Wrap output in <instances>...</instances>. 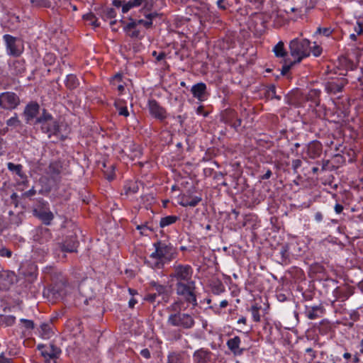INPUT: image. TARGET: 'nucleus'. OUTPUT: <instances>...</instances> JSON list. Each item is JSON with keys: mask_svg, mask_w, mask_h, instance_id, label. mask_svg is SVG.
Wrapping results in <instances>:
<instances>
[{"mask_svg": "<svg viewBox=\"0 0 363 363\" xmlns=\"http://www.w3.org/2000/svg\"><path fill=\"white\" fill-rule=\"evenodd\" d=\"M194 270L189 264H174L169 274L175 282L177 295L185 303L196 307L198 305L196 282L193 279Z\"/></svg>", "mask_w": 363, "mask_h": 363, "instance_id": "1", "label": "nucleus"}, {"mask_svg": "<svg viewBox=\"0 0 363 363\" xmlns=\"http://www.w3.org/2000/svg\"><path fill=\"white\" fill-rule=\"evenodd\" d=\"M155 251L152 252L145 262L153 269H162L165 263L174 259L177 256V249L171 244L157 241L153 244Z\"/></svg>", "mask_w": 363, "mask_h": 363, "instance_id": "2", "label": "nucleus"}, {"mask_svg": "<svg viewBox=\"0 0 363 363\" xmlns=\"http://www.w3.org/2000/svg\"><path fill=\"white\" fill-rule=\"evenodd\" d=\"M35 125H39L41 131L48 135V138L57 135L60 132L58 122L45 108L43 109L41 115L36 118Z\"/></svg>", "mask_w": 363, "mask_h": 363, "instance_id": "3", "label": "nucleus"}, {"mask_svg": "<svg viewBox=\"0 0 363 363\" xmlns=\"http://www.w3.org/2000/svg\"><path fill=\"white\" fill-rule=\"evenodd\" d=\"M310 44V41L307 39L295 38L290 42V53L294 59V62H300L303 58L309 56Z\"/></svg>", "mask_w": 363, "mask_h": 363, "instance_id": "4", "label": "nucleus"}, {"mask_svg": "<svg viewBox=\"0 0 363 363\" xmlns=\"http://www.w3.org/2000/svg\"><path fill=\"white\" fill-rule=\"evenodd\" d=\"M167 323L174 327L182 328L183 329H190L194 327L195 321L191 315L177 312L169 315Z\"/></svg>", "mask_w": 363, "mask_h": 363, "instance_id": "5", "label": "nucleus"}, {"mask_svg": "<svg viewBox=\"0 0 363 363\" xmlns=\"http://www.w3.org/2000/svg\"><path fill=\"white\" fill-rule=\"evenodd\" d=\"M21 103L19 96L14 92L6 91L0 94V107L5 110H13Z\"/></svg>", "mask_w": 363, "mask_h": 363, "instance_id": "6", "label": "nucleus"}, {"mask_svg": "<svg viewBox=\"0 0 363 363\" xmlns=\"http://www.w3.org/2000/svg\"><path fill=\"white\" fill-rule=\"evenodd\" d=\"M38 349L44 357L45 363H50V360H52L54 363H57L56 360L61 353V350L58 347L50 343L49 345H39Z\"/></svg>", "mask_w": 363, "mask_h": 363, "instance_id": "7", "label": "nucleus"}, {"mask_svg": "<svg viewBox=\"0 0 363 363\" xmlns=\"http://www.w3.org/2000/svg\"><path fill=\"white\" fill-rule=\"evenodd\" d=\"M220 120L223 123L230 125L234 128H238L242 124V119L238 117L237 113L233 109H225L222 112Z\"/></svg>", "mask_w": 363, "mask_h": 363, "instance_id": "8", "label": "nucleus"}, {"mask_svg": "<svg viewBox=\"0 0 363 363\" xmlns=\"http://www.w3.org/2000/svg\"><path fill=\"white\" fill-rule=\"evenodd\" d=\"M148 106L150 114L155 118L163 121L167 118L166 109L161 106L156 100H150Z\"/></svg>", "mask_w": 363, "mask_h": 363, "instance_id": "9", "label": "nucleus"}, {"mask_svg": "<svg viewBox=\"0 0 363 363\" xmlns=\"http://www.w3.org/2000/svg\"><path fill=\"white\" fill-rule=\"evenodd\" d=\"M213 353L206 348L201 347L193 353L194 363H209L212 359Z\"/></svg>", "mask_w": 363, "mask_h": 363, "instance_id": "10", "label": "nucleus"}, {"mask_svg": "<svg viewBox=\"0 0 363 363\" xmlns=\"http://www.w3.org/2000/svg\"><path fill=\"white\" fill-rule=\"evenodd\" d=\"M40 111V106L35 101L28 103L23 111V116L26 118V122L29 123L32 120L36 118Z\"/></svg>", "mask_w": 363, "mask_h": 363, "instance_id": "11", "label": "nucleus"}, {"mask_svg": "<svg viewBox=\"0 0 363 363\" xmlns=\"http://www.w3.org/2000/svg\"><path fill=\"white\" fill-rule=\"evenodd\" d=\"M15 274L7 270L0 271V290H8L13 284Z\"/></svg>", "mask_w": 363, "mask_h": 363, "instance_id": "12", "label": "nucleus"}, {"mask_svg": "<svg viewBox=\"0 0 363 363\" xmlns=\"http://www.w3.org/2000/svg\"><path fill=\"white\" fill-rule=\"evenodd\" d=\"M347 83L345 78L337 79L331 82H328L325 84V89L328 93L337 94L342 91L343 87Z\"/></svg>", "mask_w": 363, "mask_h": 363, "instance_id": "13", "label": "nucleus"}, {"mask_svg": "<svg viewBox=\"0 0 363 363\" xmlns=\"http://www.w3.org/2000/svg\"><path fill=\"white\" fill-rule=\"evenodd\" d=\"M33 214L39 219H40L45 225H50L54 218L53 213L48 208H45L43 207L35 208L33 210Z\"/></svg>", "mask_w": 363, "mask_h": 363, "instance_id": "14", "label": "nucleus"}, {"mask_svg": "<svg viewBox=\"0 0 363 363\" xmlns=\"http://www.w3.org/2000/svg\"><path fill=\"white\" fill-rule=\"evenodd\" d=\"M3 38L6 43V48L9 54L13 56H19L21 51L18 48L16 44L17 38L9 34L4 35Z\"/></svg>", "mask_w": 363, "mask_h": 363, "instance_id": "15", "label": "nucleus"}, {"mask_svg": "<svg viewBox=\"0 0 363 363\" xmlns=\"http://www.w3.org/2000/svg\"><path fill=\"white\" fill-rule=\"evenodd\" d=\"M129 22L125 23L124 21H121L122 23L125 24L123 30L127 35L131 38H141L140 30L137 28V26L134 22V19L130 18Z\"/></svg>", "mask_w": 363, "mask_h": 363, "instance_id": "16", "label": "nucleus"}, {"mask_svg": "<svg viewBox=\"0 0 363 363\" xmlns=\"http://www.w3.org/2000/svg\"><path fill=\"white\" fill-rule=\"evenodd\" d=\"M152 287L155 291V294H157L158 297H161L162 301L167 303L169 300L170 292L166 286L159 284L155 281L150 283Z\"/></svg>", "mask_w": 363, "mask_h": 363, "instance_id": "17", "label": "nucleus"}, {"mask_svg": "<svg viewBox=\"0 0 363 363\" xmlns=\"http://www.w3.org/2000/svg\"><path fill=\"white\" fill-rule=\"evenodd\" d=\"M78 242L76 238L71 237L66 239L63 242L59 244L60 250L63 252H77L78 247Z\"/></svg>", "mask_w": 363, "mask_h": 363, "instance_id": "18", "label": "nucleus"}, {"mask_svg": "<svg viewBox=\"0 0 363 363\" xmlns=\"http://www.w3.org/2000/svg\"><path fill=\"white\" fill-rule=\"evenodd\" d=\"M240 343L241 340L240 337L235 336L234 337L229 339L227 341L226 345L228 348L233 353V354L238 356L241 355L244 352V349L240 348Z\"/></svg>", "mask_w": 363, "mask_h": 363, "instance_id": "19", "label": "nucleus"}, {"mask_svg": "<svg viewBox=\"0 0 363 363\" xmlns=\"http://www.w3.org/2000/svg\"><path fill=\"white\" fill-rule=\"evenodd\" d=\"M322 145L318 141H313L308 145L307 155L311 159H315L320 155Z\"/></svg>", "mask_w": 363, "mask_h": 363, "instance_id": "20", "label": "nucleus"}, {"mask_svg": "<svg viewBox=\"0 0 363 363\" xmlns=\"http://www.w3.org/2000/svg\"><path fill=\"white\" fill-rule=\"evenodd\" d=\"M26 70L24 62L21 60H15L9 67V73L16 78L22 74Z\"/></svg>", "mask_w": 363, "mask_h": 363, "instance_id": "21", "label": "nucleus"}, {"mask_svg": "<svg viewBox=\"0 0 363 363\" xmlns=\"http://www.w3.org/2000/svg\"><path fill=\"white\" fill-rule=\"evenodd\" d=\"M193 96L197 99L202 101L204 99L206 91V85L203 82L194 84L191 89Z\"/></svg>", "mask_w": 363, "mask_h": 363, "instance_id": "22", "label": "nucleus"}, {"mask_svg": "<svg viewBox=\"0 0 363 363\" xmlns=\"http://www.w3.org/2000/svg\"><path fill=\"white\" fill-rule=\"evenodd\" d=\"M184 352H170L167 355V363H184L185 362Z\"/></svg>", "mask_w": 363, "mask_h": 363, "instance_id": "23", "label": "nucleus"}, {"mask_svg": "<svg viewBox=\"0 0 363 363\" xmlns=\"http://www.w3.org/2000/svg\"><path fill=\"white\" fill-rule=\"evenodd\" d=\"M123 76L121 74H115L110 80L111 85L113 89H116L119 94H122L125 89L124 83L122 82Z\"/></svg>", "mask_w": 363, "mask_h": 363, "instance_id": "24", "label": "nucleus"}, {"mask_svg": "<svg viewBox=\"0 0 363 363\" xmlns=\"http://www.w3.org/2000/svg\"><path fill=\"white\" fill-rule=\"evenodd\" d=\"M158 16L157 13H150L145 15L146 20L140 19V20H134L135 25H143L145 28L149 29L152 26V19L156 18Z\"/></svg>", "mask_w": 363, "mask_h": 363, "instance_id": "25", "label": "nucleus"}, {"mask_svg": "<svg viewBox=\"0 0 363 363\" xmlns=\"http://www.w3.org/2000/svg\"><path fill=\"white\" fill-rule=\"evenodd\" d=\"M323 314L324 312V308L321 305L315 306L307 308L306 311V316L310 320H314L320 317V315L318 313Z\"/></svg>", "mask_w": 363, "mask_h": 363, "instance_id": "26", "label": "nucleus"}, {"mask_svg": "<svg viewBox=\"0 0 363 363\" xmlns=\"http://www.w3.org/2000/svg\"><path fill=\"white\" fill-rule=\"evenodd\" d=\"M62 169V165L60 161L51 162L48 166V174L52 176H57L61 173Z\"/></svg>", "mask_w": 363, "mask_h": 363, "instance_id": "27", "label": "nucleus"}, {"mask_svg": "<svg viewBox=\"0 0 363 363\" xmlns=\"http://www.w3.org/2000/svg\"><path fill=\"white\" fill-rule=\"evenodd\" d=\"M201 201V198L199 196H195L192 199H188L186 197H183L179 204L184 207H195L198 205V203Z\"/></svg>", "mask_w": 363, "mask_h": 363, "instance_id": "28", "label": "nucleus"}, {"mask_svg": "<svg viewBox=\"0 0 363 363\" xmlns=\"http://www.w3.org/2000/svg\"><path fill=\"white\" fill-rule=\"evenodd\" d=\"M17 83H18V80L15 77L11 76L10 73L1 78V84L4 89L9 88Z\"/></svg>", "mask_w": 363, "mask_h": 363, "instance_id": "29", "label": "nucleus"}, {"mask_svg": "<svg viewBox=\"0 0 363 363\" xmlns=\"http://www.w3.org/2000/svg\"><path fill=\"white\" fill-rule=\"evenodd\" d=\"M143 1L144 0H130L126 3H124L122 6V12L125 13L133 8L142 6Z\"/></svg>", "mask_w": 363, "mask_h": 363, "instance_id": "30", "label": "nucleus"}, {"mask_svg": "<svg viewBox=\"0 0 363 363\" xmlns=\"http://www.w3.org/2000/svg\"><path fill=\"white\" fill-rule=\"evenodd\" d=\"M179 218L176 216H167L164 218H162L160 222V226L161 228H164L169 225H172L176 223L178 220Z\"/></svg>", "mask_w": 363, "mask_h": 363, "instance_id": "31", "label": "nucleus"}, {"mask_svg": "<svg viewBox=\"0 0 363 363\" xmlns=\"http://www.w3.org/2000/svg\"><path fill=\"white\" fill-rule=\"evenodd\" d=\"M83 19L88 22L89 25L92 26L94 28L99 27L100 23L98 22L97 18L92 13H88L83 16Z\"/></svg>", "mask_w": 363, "mask_h": 363, "instance_id": "32", "label": "nucleus"}, {"mask_svg": "<svg viewBox=\"0 0 363 363\" xmlns=\"http://www.w3.org/2000/svg\"><path fill=\"white\" fill-rule=\"evenodd\" d=\"M7 167L9 171L15 172L18 176H19L21 178L24 177V174L22 171L23 167L21 164H15L12 162H9L7 164Z\"/></svg>", "mask_w": 363, "mask_h": 363, "instance_id": "33", "label": "nucleus"}, {"mask_svg": "<svg viewBox=\"0 0 363 363\" xmlns=\"http://www.w3.org/2000/svg\"><path fill=\"white\" fill-rule=\"evenodd\" d=\"M65 84L69 89H74L79 85V82L75 75L69 74L67 77Z\"/></svg>", "mask_w": 363, "mask_h": 363, "instance_id": "34", "label": "nucleus"}, {"mask_svg": "<svg viewBox=\"0 0 363 363\" xmlns=\"http://www.w3.org/2000/svg\"><path fill=\"white\" fill-rule=\"evenodd\" d=\"M275 55L277 57H283L286 55V52L284 50V45L282 41H279L273 49Z\"/></svg>", "mask_w": 363, "mask_h": 363, "instance_id": "35", "label": "nucleus"}, {"mask_svg": "<svg viewBox=\"0 0 363 363\" xmlns=\"http://www.w3.org/2000/svg\"><path fill=\"white\" fill-rule=\"evenodd\" d=\"M334 296L335 297V300L342 299V301H344L348 298L350 294L347 291H343L340 287H337L334 290Z\"/></svg>", "mask_w": 363, "mask_h": 363, "instance_id": "36", "label": "nucleus"}, {"mask_svg": "<svg viewBox=\"0 0 363 363\" xmlns=\"http://www.w3.org/2000/svg\"><path fill=\"white\" fill-rule=\"evenodd\" d=\"M261 308V306H259L258 304H255L251 306L250 311L252 313V318L255 322H259L260 321V315H259V310Z\"/></svg>", "mask_w": 363, "mask_h": 363, "instance_id": "37", "label": "nucleus"}, {"mask_svg": "<svg viewBox=\"0 0 363 363\" xmlns=\"http://www.w3.org/2000/svg\"><path fill=\"white\" fill-rule=\"evenodd\" d=\"M52 333L50 325L48 323H43L40 325V334L43 338H50Z\"/></svg>", "mask_w": 363, "mask_h": 363, "instance_id": "38", "label": "nucleus"}, {"mask_svg": "<svg viewBox=\"0 0 363 363\" xmlns=\"http://www.w3.org/2000/svg\"><path fill=\"white\" fill-rule=\"evenodd\" d=\"M33 6L50 8L51 6L50 0H30Z\"/></svg>", "mask_w": 363, "mask_h": 363, "instance_id": "39", "label": "nucleus"}, {"mask_svg": "<svg viewBox=\"0 0 363 363\" xmlns=\"http://www.w3.org/2000/svg\"><path fill=\"white\" fill-rule=\"evenodd\" d=\"M121 101L115 102V106L117 108L119 115L123 116L125 117L128 116L129 112L128 111L127 107L125 106H121Z\"/></svg>", "mask_w": 363, "mask_h": 363, "instance_id": "40", "label": "nucleus"}, {"mask_svg": "<svg viewBox=\"0 0 363 363\" xmlns=\"http://www.w3.org/2000/svg\"><path fill=\"white\" fill-rule=\"evenodd\" d=\"M3 325L5 327L11 326L14 324L16 318L13 315H1Z\"/></svg>", "mask_w": 363, "mask_h": 363, "instance_id": "41", "label": "nucleus"}, {"mask_svg": "<svg viewBox=\"0 0 363 363\" xmlns=\"http://www.w3.org/2000/svg\"><path fill=\"white\" fill-rule=\"evenodd\" d=\"M333 30L331 27L320 28L318 27L315 32V34H321L325 37H329L333 33Z\"/></svg>", "mask_w": 363, "mask_h": 363, "instance_id": "42", "label": "nucleus"}, {"mask_svg": "<svg viewBox=\"0 0 363 363\" xmlns=\"http://www.w3.org/2000/svg\"><path fill=\"white\" fill-rule=\"evenodd\" d=\"M6 124L10 127H18L21 125V121L18 120L17 114L15 113L14 116L11 117L6 121Z\"/></svg>", "mask_w": 363, "mask_h": 363, "instance_id": "43", "label": "nucleus"}, {"mask_svg": "<svg viewBox=\"0 0 363 363\" xmlns=\"http://www.w3.org/2000/svg\"><path fill=\"white\" fill-rule=\"evenodd\" d=\"M20 321L23 324V326L27 330H31L34 328L35 325L33 320L22 318Z\"/></svg>", "mask_w": 363, "mask_h": 363, "instance_id": "44", "label": "nucleus"}, {"mask_svg": "<svg viewBox=\"0 0 363 363\" xmlns=\"http://www.w3.org/2000/svg\"><path fill=\"white\" fill-rule=\"evenodd\" d=\"M180 301H175L167 309L168 311H174V313L180 312Z\"/></svg>", "mask_w": 363, "mask_h": 363, "instance_id": "45", "label": "nucleus"}, {"mask_svg": "<svg viewBox=\"0 0 363 363\" xmlns=\"http://www.w3.org/2000/svg\"><path fill=\"white\" fill-rule=\"evenodd\" d=\"M12 255V252L6 247H1L0 249V257H6L10 258Z\"/></svg>", "mask_w": 363, "mask_h": 363, "instance_id": "46", "label": "nucleus"}, {"mask_svg": "<svg viewBox=\"0 0 363 363\" xmlns=\"http://www.w3.org/2000/svg\"><path fill=\"white\" fill-rule=\"evenodd\" d=\"M152 56H154L155 57V60L157 62H160V61L163 60L165 58L166 54L164 52H160L157 53L156 51H153Z\"/></svg>", "mask_w": 363, "mask_h": 363, "instance_id": "47", "label": "nucleus"}, {"mask_svg": "<svg viewBox=\"0 0 363 363\" xmlns=\"http://www.w3.org/2000/svg\"><path fill=\"white\" fill-rule=\"evenodd\" d=\"M157 297V294L152 293L147 294L144 299L150 303H154L156 301Z\"/></svg>", "mask_w": 363, "mask_h": 363, "instance_id": "48", "label": "nucleus"}, {"mask_svg": "<svg viewBox=\"0 0 363 363\" xmlns=\"http://www.w3.org/2000/svg\"><path fill=\"white\" fill-rule=\"evenodd\" d=\"M302 162L299 159L294 160L292 161L291 165L294 171L296 172L297 169L301 166Z\"/></svg>", "mask_w": 363, "mask_h": 363, "instance_id": "49", "label": "nucleus"}, {"mask_svg": "<svg viewBox=\"0 0 363 363\" xmlns=\"http://www.w3.org/2000/svg\"><path fill=\"white\" fill-rule=\"evenodd\" d=\"M296 62H290L289 65H285L282 67L281 68V74L282 75H285L286 74V73L289 71V69H291V66L295 64Z\"/></svg>", "mask_w": 363, "mask_h": 363, "instance_id": "50", "label": "nucleus"}, {"mask_svg": "<svg viewBox=\"0 0 363 363\" xmlns=\"http://www.w3.org/2000/svg\"><path fill=\"white\" fill-rule=\"evenodd\" d=\"M106 16L108 18H114L116 16V11L112 9H108L106 11Z\"/></svg>", "mask_w": 363, "mask_h": 363, "instance_id": "51", "label": "nucleus"}, {"mask_svg": "<svg viewBox=\"0 0 363 363\" xmlns=\"http://www.w3.org/2000/svg\"><path fill=\"white\" fill-rule=\"evenodd\" d=\"M354 30L358 35H363V24L361 22L357 21Z\"/></svg>", "mask_w": 363, "mask_h": 363, "instance_id": "52", "label": "nucleus"}, {"mask_svg": "<svg viewBox=\"0 0 363 363\" xmlns=\"http://www.w3.org/2000/svg\"><path fill=\"white\" fill-rule=\"evenodd\" d=\"M142 5L145 9H151L153 7L154 2L152 0H144Z\"/></svg>", "mask_w": 363, "mask_h": 363, "instance_id": "53", "label": "nucleus"}, {"mask_svg": "<svg viewBox=\"0 0 363 363\" xmlns=\"http://www.w3.org/2000/svg\"><path fill=\"white\" fill-rule=\"evenodd\" d=\"M136 228L140 231V234L141 235H147V234L145 233V230H152L150 228H148L146 224H145V225H139L137 226Z\"/></svg>", "mask_w": 363, "mask_h": 363, "instance_id": "54", "label": "nucleus"}, {"mask_svg": "<svg viewBox=\"0 0 363 363\" xmlns=\"http://www.w3.org/2000/svg\"><path fill=\"white\" fill-rule=\"evenodd\" d=\"M312 52L314 56L318 57L321 55L322 52V48L318 45H315L312 48Z\"/></svg>", "mask_w": 363, "mask_h": 363, "instance_id": "55", "label": "nucleus"}, {"mask_svg": "<svg viewBox=\"0 0 363 363\" xmlns=\"http://www.w3.org/2000/svg\"><path fill=\"white\" fill-rule=\"evenodd\" d=\"M289 247L288 246L285 245L281 247V255L284 259H286L289 257L288 254Z\"/></svg>", "mask_w": 363, "mask_h": 363, "instance_id": "56", "label": "nucleus"}, {"mask_svg": "<svg viewBox=\"0 0 363 363\" xmlns=\"http://www.w3.org/2000/svg\"><path fill=\"white\" fill-rule=\"evenodd\" d=\"M140 354L145 359H150L151 357L150 352L147 348L142 350Z\"/></svg>", "mask_w": 363, "mask_h": 363, "instance_id": "57", "label": "nucleus"}, {"mask_svg": "<svg viewBox=\"0 0 363 363\" xmlns=\"http://www.w3.org/2000/svg\"><path fill=\"white\" fill-rule=\"evenodd\" d=\"M334 208L336 213L340 214L342 212L344 207L342 204L336 203Z\"/></svg>", "mask_w": 363, "mask_h": 363, "instance_id": "58", "label": "nucleus"}, {"mask_svg": "<svg viewBox=\"0 0 363 363\" xmlns=\"http://www.w3.org/2000/svg\"><path fill=\"white\" fill-rule=\"evenodd\" d=\"M272 174V171L270 169H267L266 173L261 177V179H262V180L268 179L271 177Z\"/></svg>", "mask_w": 363, "mask_h": 363, "instance_id": "59", "label": "nucleus"}, {"mask_svg": "<svg viewBox=\"0 0 363 363\" xmlns=\"http://www.w3.org/2000/svg\"><path fill=\"white\" fill-rule=\"evenodd\" d=\"M306 352L311 354L312 359L315 358V357H316L315 352L312 348H311V347L307 348L306 350Z\"/></svg>", "mask_w": 363, "mask_h": 363, "instance_id": "60", "label": "nucleus"}, {"mask_svg": "<svg viewBox=\"0 0 363 363\" xmlns=\"http://www.w3.org/2000/svg\"><path fill=\"white\" fill-rule=\"evenodd\" d=\"M36 191L33 189H31L24 193V195L27 197H30L32 196H34L35 194Z\"/></svg>", "mask_w": 363, "mask_h": 363, "instance_id": "61", "label": "nucleus"}, {"mask_svg": "<svg viewBox=\"0 0 363 363\" xmlns=\"http://www.w3.org/2000/svg\"><path fill=\"white\" fill-rule=\"evenodd\" d=\"M136 303H137V300L135 299L134 298H130V300L128 302V306L130 308H133Z\"/></svg>", "mask_w": 363, "mask_h": 363, "instance_id": "62", "label": "nucleus"}, {"mask_svg": "<svg viewBox=\"0 0 363 363\" xmlns=\"http://www.w3.org/2000/svg\"><path fill=\"white\" fill-rule=\"evenodd\" d=\"M315 219L317 221L320 222L323 220V215H322V213L320 212H317L315 214Z\"/></svg>", "mask_w": 363, "mask_h": 363, "instance_id": "63", "label": "nucleus"}, {"mask_svg": "<svg viewBox=\"0 0 363 363\" xmlns=\"http://www.w3.org/2000/svg\"><path fill=\"white\" fill-rule=\"evenodd\" d=\"M0 363H13V362L9 359L0 357Z\"/></svg>", "mask_w": 363, "mask_h": 363, "instance_id": "64", "label": "nucleus"}]
</instances>
